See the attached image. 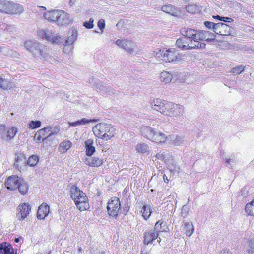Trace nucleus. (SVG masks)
I'll list each match as a JSON object with an SVG mask.
<instances>
[{"mask_svg": "<svg viewBox=\"0 0 254 254\" xmlns=\"http://www.w3.org/2000/svg\"><path fill=\"white\" fill-rule=\"evenodd\" d=\"M165 226V224L162 220H159L155 225L154 230L158 233V232L163 231L164 230L163 227Z\"/></svg>", "mask_w": 254, "mask_h": 254, "instance_id": "nucleus-42", "label": "nucleus"}, {"mask_svg": "<svg viewBox=\"0 0 254 254\" xmlns=\"http://www.w3.org/2000/svg\"><path fill=\"white\" fill-rule=\"evenodd\" d=\"M31 207L28 203H24L18 205L16 217L20 221L23 220L29 214Z\"/></svg>", "mask_w": 254, "mask_h": 254, "instance_id": "nucleus-8", "label": "nucleus"}, {"mask_svg": "<svg viewBox=\"0 0 254 254\" xmlns=\"http://www.w3.org/2000/svg\"><path fill=\"white\" fill-rule=\"evenodd\" d=\"M207 34L208 33V31L205 30H201V31H196L195 35H194V42H198V41H203L204 40L206 37H207Z\"/></svg>", "mask_w": 254, "mask_h": 254, "instance_id": "nucleus-28", "label": "nucleus"}, {"mask_svg": "<svg viewBox=\"0 0 254 254\" xmlns=\"http://www.w3.org/2000/svg\"><path fill=\"white\" fill-rule=\"evenodd\" d=\"M24 11L23 6L18 3H14L9 1V5L8 7L7 14H20Z\"/></svg>", "mask_w": 254, "mask_h": 254, "instance_id": "nucleus-12", "label": "nucleus"}, {"mask_svg": "<svg viewBox=\"0 0 254 254\" xmlns=\"http://www.w3.org/2000/svg\"><path fill=\"white\" fill-rule=\"evenodd\" d=\"M61 10H52L47 11L43 14V17L51 23H57Z\"/></svg>", "mask_w": 254, "mask_h": 254, "instance_id": "nucleus-11", "label": "nucleus"}, {"mask_svg": "<svg viewBox=\"0 0 254 254\" xmlns=\"http://www.w3.org/2000/svg\"><path fill=\"white\" fill-rule=\"evenodd\" d=\"M93 22L94 19L92 18H91L89 21H85L83 23V26L87 29L92 28L94 26Z\"/></svg>", "mask_w": 254, "mask_h": 254, "instance_id": "nucleus-49", "label": "nucleus"}, {"mask_svg": "<svg viewBox=\"0 0 254 254\" xmlns=\"http://www.w3.org/2000/svg\"><path fill=\"white\" fill-rule=\"evenodd\" d=\"M152 212V209L150 206L146 205L143 206L141 213L144 219L147 220L149 217Z\"/></svg>", "mask_w": 254, "mask_h": 254, "instance_id": "nucleus-32", "label": "nucleus"}, {"mask_svg": "<svg viewBox=\"0 0 254 254\" xmlns=\"http://www.w3.org/2000/svg\"><path fill=\"white\" fill-rule=\"evenodd\" d=\"M78 126L85 125L86 123H89L90 122H96L95 120H87L86 118H82L81 120H78Z\"/></svg>", "mask_w": 254, "mask_h": 254, "instance_id": "nucleus-50", "label": "nucleus"}, {"mask_svg": "<svg viewBox=\"0 0 254 254\" xmlns=\"http://www.w3.org/2000/svg\"><path fill=\"white\" fill-rule=\"evenodd\" d=\"M162 10L174 17H179L181 15V12L177 7L173 6L172 5H164L161 8Z\"/></svg>", "mask_w": 254, "mask_h": 254, "instance_id": "nucleus-13", "label": "nucleus"}, {"mask_svg": "<svg viewBox=\"0 0 254 254\" xmlns=\"http://www.w3.org/2000/svg\"><path fill=\"white\" fill-rule=\"evenodd\" d=\"M102 94L111 95L113 93V89L103 83H100L97 87Z\"/></svg>", "mask_w": 254, "mask_h": 254, "instance_id": "nucleus-22", "label": "nucleus"}, {"mask_svg": "<svg viewBox=\"0 0 254 254\" xmlns=\"http://www.w3.org/2000/svg\"><path fill=\"white\" fill-rule=\"evenodd\" d=\"M20 239H22V238H21V237H19V238H15V239H14V242H15V243H18V242H19Z\"/></svg>", "mask_w": 254, "mask_h": 254, "instance_id": "nucleus-63", "label": "nucleus"}, {"mask_svg": "<svg viewBox=\"0 0 254 254\" xmlns=\"http://www.w3.org/2000/svg\"><path fill=\"white\" fill-rule=\"evenodd\" d=\"M55 134H56V132L55 133L54 132H51L47 137L44 138L43 135L40 134V133L38 131H37L34 136V140L37 142H40L41 140L44 141L45 140L47 139V137H50L52 135Z\"/></svg>", "mask_w": 254, "mask_h": 254, "instance_id": "nucleus-33", "label": "nucleus"}, {"mask_svg": "<svg viewBox=\"0 0 254 254\" xmlns=\"http://www.w3.org/2000/svg\"><path fill=\"white\" fill-rule=\"evenodd\" d=\"M182 231L187 236H190L194 231V226L191 221L184 222L181 226Z\"/></svg>", "mask_w": 254, "mask_h": 254, "instance_id": "nucleus-15", "label": "nucleus"}, {"mask_svg": "<svg viewBox=\"0 0 254 254\" xmlns=\"http://www.w3.org/2000/svg\"><path fill=\"white\" fill-rule=\"evenodd\" d=\"M39 36L48 41H51L53 33L51 30L47 29H41L38 30Z\"/></svg>", "mask_w": 254, "mask_h": 254, "instance_id": "nucleus-19", "label": "nucleus"}, {"mask_svg": "<svg viewBox=\"0 0 254 254\" xmlns=\"http://www.w3.org/2000/svg\"><path fill=\"white\" fill-rule=\"evenodd\" d=\"M49 206L46 203L42 204L38 208L37 218L39 219H44L49 213Z\"/></svg>", "mask_w": 254, "mask_h": 254, "instance_id": "nucleus-17", "label": "nucleus"}, {"mask_svg": "<svg viewBox=\"0 0 254 254\" xmlns=\"http://www.w3.org/2000/svg\"><path fill=\"white\" fill-rule=\"evenodd\" d=\"M228 27V25L223 23H216L215 25V33L221 35H225V31Z\"/></svg>", "mask_w": 254, "mask_h": 254, "instance_id": "nucleus-25", "label": "nucleus"}, {"mask_svg": "<svg viewBox=\"0 0 254 254\" xmlns=\"http://www.w3.org/2000/svg\"><path fill=\"white\" fill-rule=\"evenodd\" d=\"M181 32L182 33V34L185 36V37H187V35H186V34H187V30L186 29H182L181 31Z\"/></svg>", "mask_w": 254, "mask_h": 254, "instance_id": "nucleus-60", "label": "nucleus"}, {"mask_svg": "<svg viewBox=\"0 0 254 254\" xmlns=\"http://www.w3.org/2000/svg\"><path fill=\"white\" fill-rule=\"evenodd\" d=\"M249 248L247 250L248 254H252L254 252V240H250L249 242Z\"/></svg>", "mask_w": 254, "mask_h": 254, "instance_id": "nucleus-46", "label": "nucleus"}, {"mask_svg": "<svg viewBox=\"0 0 254 254\" xmlns=\"http://www.w3.org/2000/svg\"><path fill=\"white\" fill-rule=\"evenodd\" d=\"M0 87L3 89H10L12 87V84L5 79L0 78Z\"/></svg>", "mask_w": 254, "mask_h": 254, "instance_id": "nucleus-40", "label": "nucleus"}, {"mask_svg": "<svg viewBox=\"0 0 254 254\" xmlns=\"http://www.w3.org/2000/svg\"><path fill=\"white\" fill-rule=\"evenodd\" d=\"M70 195L80 211H84L89 208V205L87 196L77 186L72 185L70 187Z\"/></svg>", "mask_w": 254, "mask_h": 254, "instance_id": "nucleus-2", "label": "nucleus"}, {"mask_svg": "<svg viewBox=\"0 0 254 254\" xmlns=\"http://www.w3.org/2000/svg\"><path fill=\"white\" fill-rule=\"evenodd\" d=\"M182 142V137L180 136H176V138L173 140V144L175 145H179Z\"/></svg>", "mask_w": 254, "mask_h": 254, "instance_id": "nucleus-55", "label": "nucleus"}, {"mask_svg": "<svg viewBox=\"0 0 254 254\" xmlns=\"http://www.w3.org/2000/svg\"><path fill=\"white\" fill-rule=\"evenodd\" d=\"M196 31L193 29H187V37L191 39V42L194 41V35H195Z\"/></svg>", "mask_w": 254, "mask_h": 254, "instance_id": "nucleus-43", "label": "nucleus"}, {"mask_svg": "<svg viewBox=\"0 0 254 254\" xmlns=\"http://www.w3.org/2000/svg\"><path fill=\"white\" fill-rule=\"evenodd\" d=\"M173 75L168 71H163L160 74V80L162 82L167 84L170 83L172 79Z\"/></svg>", "mask_w": 254, "mask_h": 254, "instance_id": "nucleus-26", "label": "nucleus"}, {"mask_svg": "<svg viewBox=\"0 0 254 254\" xmlns=\"http://www.w3.org/2000/svg\"><path fill=\"white\" fill-rule=\"evenodd\" d=\"M107 209L110 216L117 218L121 210L119 199L117 197H112L108 201Z\"/></svg>", "mask_w": 254, "mask_h": 254, "instance_id": "nucleus-7", "label": "nucleus"}, {"mask_svg": "<svg viewBox=\"0 0 254 254\" xmlns=\"http://www.w3.org/2000/svg\"><path fill=\"white\" fill-rule=\"evenodd\" d=\"M159 234L154 229L151 230L147 232H146L144 235V243L145 245H148L150 243L152 242L154 240L157 239V242L160 243L161 239L158 237Z\"/></svg>", "mask_w": 254, "mask_h": 254, "instance_id": "nucleus-10", "label": "nucleus"}, {"mask_svg": "<svg viewBox=\"0 0 254 254\" xmlns=\"http://www.w3.org/2000/svg\"><path fill=\"white\" fill-rule=\"evenodd\" d=\"M154 55L158 58H161L165 62H178L184 59V55L179 53L175 49L168 50H159Z\"/></svg>", "mask_w": 254, "mask_h": 254, "instance_id": "nucleus-6", "label": "nucleus"}, {"mask_svg": "<svg viewBox=\"0 0 254 254\" xmlns=\"http://www.w3.org/2000/svg\"><path fill=\"white\" fill-rule=\"evenodd\" d=\"M205 40L207 42H210L214 41L215 40V38H212V37H211V38L209 37V38H206Z\"/></svg>", "mask_w": 254, "mask_h": 254, "instance_id": "nucleus-61", "label": "nucleus"}, {"mask_svg": "<svg viewBox=\"0 0 254 254\" xmlns=\"http://www.w3.org/2000/svg\"><path fill=\"white\" fill-rule=\"evenodd\" d=\"M41 122L40 121H31L29 124V126L30 127L32 128H37L40 127Z\"/></svg>", "mask_w": 254, "mask_h": 254, "instance_id": "nucleus-45", "label": "nucleus"}, {"mask_svg": "<svg viewBox=\"0 0 254 254\" xmlns=\"http://www.w3.org/2000/svg\"><path fill=\"white\" fill-rule=\"evenodd\" d=\"M98 26L101 30L105 28V21L103 19H100L98 22Z\"/></svg>", "mask_w": 254, "mask_h": 254, "instance_id": "nucleus-56", "label": "nucleus"}, {"mask_svg": "<svg viewBox=\"0 0 254 254\" xmlns=\"http://www.w3.org/2000/svg\"><path fill=\"white\" fill-rule=\"evenodd\" d=\"M244 70V67L242 65H239L232 68L231 72L236 74H240Z\"/></svg>", "mask_w": 254, "mask_h": 254, "instance_id": "nucleus-44", "label": "nucleus"}, {"mask_svg": "<svg viewBox=\"0 0 254 254\" xmlns=\"http://www.w3.org/2000/svg\"><path fill=\"white\" fill-rule=\"evenodd\" d=\"M204 24L207 28L209 29H213V31L215 32L216 24L212 22L205 21L204 23Z\"/></svg>", "mask_w": 254, "mask_h": 254, "instance_id": "nucleus-48", "label": "nucleus"}, {"mask_svg": "<svg viewBox=\"0 0 254 254\" xmlns=\"http://www.w3.org/2000/svg\"><path fill=\"white\" fill-rule=\"evenodd\" d=\"M167 137L165 134L155 130L151 140L156 143H164Z\"/></svg>", "mask_w": 254, "mask_h": 254, "instance_id": "nucleus-20", "label": "nucleus"}, {"mask_svg": "<svg viewBox=\"0 0 254 254\" xmlns=\"http://www.w3.org/2000/svg\"><path fill=\"white\" fill-rule=\"evenodd\" d=\"M93 140L89 139L85 141V147L86 148V154L90 157L95 152V148L93 146Z\"/></svg>", "mask_w": 254, "mask_h": 254, "instance_id": "nucleus-21", "label": "nucleus"}, {"mask_svg": "<svg viewBox=\"0 0 254 254\" xmlns=\"http://www.w3.org/2000/svg\"><path fill=\"white\" fill-rule=\"evenodd\" d=\"M185 9L188 12L192 14L199 13L202 10L201 7L196 4H189L186 6Z\"/></svg>", "mask_w": 254, "mask_h": 254, "instance_id": "nucleus-23", "label": "nucleus"}, {"mask_svg": "<svg viewBox=\"0 0 254 254\" xmlns=\"http://www.w3.org/2000/svg\"><path fill=\"white\" fill-rule=\"evenodd\" d=\"M77 36V32L76 31H73L72 33V35L68 37L67 39L64 40V45H72L73 42L76 40Z\"/></svg>", "mask_w": 254, "mask_h": 254, "instance_id": "nucleus-31", "label": "nucleus"}, {"mask_svg": "<svg viewBox=\"0 0 254 254\" xmlns=\"http://www.w3.org/2000/svg\"><path fill=\"white\" fill-rule=\"evenodd\" d=\"M221 254H233L230 251L224 250L221 252Z\"/></svg>", "mask_w": 254, "mask_h": 254, "instance_id": "nucleus-58", "label": "nucleus"}, {"mask_svg": "<svg viewBox=\"0 0 254 254\" xmlns=\"http://www.w3.org/2000/svg\"><path fill=\"white\" fill-rule=\"evenodd\" d=\"M86 164L94 167L100 166L103 163V159L96 156L89 157L85 160Z\"/></svg>", "mask_w": 254, "mask_h": 254, "instance_id": "nucleus-16", "label": "nucleus"}, {"mask_svg": "<svg viewBox=\"0 0 254 254\" xmlns=\"http://www.w3.org/2000/svg\"><path fill=\"white\" fill-rule=\"evenodd\" d=\"M213 17L214 18H215V19H218L220 21H224V22H231L233 21V20L231 18L220 17L219 15L213 16Z\"/></svg>", "mask_w": 254, "mask_h": 254, "instance_id": "nucleus-52", "label": "nucleus"}, {"mask_svg": "<svg viewBox=\"0 0 254 254\" xmlns=\"http://www.w3.org/2000/svg\"><path fill=\"white\" fill-rule=\"evenodd\" d=\"M169 167L170 172H172L173 173L178 172L179 171V167L176 165H169Z\"/></svg>", "mask_w": 254, "mask_h": 254, "instance_id": "nucleus-54", "label": "nucleus"}, {"mask_svg": "<svg viewBox=\"0 0 254 254\" xmlns=\"http://www.w3.org/2000/svg\"><path fill=\"white\" fill-rule=\"evenodd\" d=\"M6 131L7 133L6 135L7 138H8L9 139H11V138H13L16 135L17 132V129L16 127H12L7 130Z\"/></svg>", "mask_w": 254, "mask_h": 254, "instance_id": "nucleus-39", "label": "nucleus"}, {"mask_svg": "<svg viewBox=\"0 0 254 254\" xmlns=\"http://www.w3.org/2000/svg\"><path fill=\"white\" fill-rule=\"evenodd\" d=\"M177 47L183 50L189 49V44L185 40V38H179L176 42Z\"/></svg>", "mask_w": 254, "mask_h": 254, "instance_id": "nucleus-30", "label": "nucleus"}, {"mask_svg": "<svg viewBox=\"0 0 254 254\" xmlns=\"http://www.w3.org/2000/svg\"><path fill=\"white\" fill-rule=\"evenodd\" d=\"M115 43L119 47L127 52L131 53L133 52V44L131 41L127 39H118L116 41Z\"/></svg>", "mask_w": 254, "mask_h": 254, "instance_id": "nucleus-9", "label": "nucleus"}, {"mask_svg": "<svg viewBox=\"0 0 254 254\" xmlns=\"http://www.w3.org/2000/svg\"><path fill=\"white\" fill-rule=\"evenodd\" d=\"M71 22L70 16L68 14L64 12V11L61 10L58 18L57 24L58 25L63 26L69 24Z\"/></svg>", "mask_w": 254, "mask_h": 254, "instance_id": "nucleus-14", "label": "nucleus"}, {"mask_svg": "<svg viewBox=\"0 0 254 254\" xmlns=\"http://www.w3.org/2000/svg\"><path fill=\"white\" fill-rule=\"evenodd\" d=\"M189 212V208L187 205H184L182 207L181 211V215L183 218L187 217Z\"/></svg>", "mask_w": 254, "mask_h": 254, "instance_id": "nucleus-47", "label": "nucleus"}, {"mask_svg": "<svg viewBox=\"0 0 254 254\" xmlns=\"http://www.w3.org/2000/svg\"><path fill=\"white\" fill-rule=\"evenodd\" d=\"M6 126L4 125H0V136L2 138H4V133L6 131Z\"/></svg>", "mask_w": 254, "mask_h": 254, "instance_id": "nucleus-53", "label": "nucleus"}, {"mask_svg": "<svg viewBox=\"0 0 254 254\" xmlns=\"http://www.w3.org/2000/svg\"><path fill=\"white\" fill-rule=\"evenodd\" d=\"M151 108L161 114L172 117L174 120H182L185 113L184 107L160 99H156L151 102Z\"/></svg>", "mask_w": 254, "mask_h": 254, "instance_id": "nucleus-1", "label": "nucleus"}, {"mask_svg": "<svg viewBox=\"0 0 254 254\" xmlns=\"http://www.w3.org/2000/svg\"><path fill=\"white\" fill-rule=\"evenodd\" d=\"M9 1L0 0V12L7 14Z\"/></svg>", "mask_w": 254, "mask_h": 254, "instance_id": "nucleus-35", "label": "nucleus"}, {"mask_svg": "<svg viewBox=\"0 0 254 254\" xmlns=\"http://www.w3.org/2000/svg\"><path fill=\"white\" fill-rule=\"evenodd\" d=\"M72 143L69 140L62 142L59 146V150L62 153H64L69 150L72 146Z\"/></svg>", "mask_w": 254, "mask_h": 254, "instance_id": "nucleus-24", "label": "nucleus"}, {"mask_svg": "<svg viewBox=\"0 0 254 254\" xmlns=\"http://www.w3.org/2000/svg\"><path fill=\"white\" fill-rule=\"evenodd\" d=\"M26 162V158L23 155L18 156L15 159V163L14 166L18 170H20L21 168V166L25 164Z\"/></svg>", "mask_w": 254, "mask_h": 254, "instance_id": "nucleus-29", "label": "nucleus"}, {"mask_svg": "<svg viewBox=\"0 0 254 254\" xmlns=\"http://www.w3.org/2000/svg\"><path fill=\"white\" fill-rule=\"evenodd\" d=\"M156 157L157 159H160V160H163L164 158V155L162 153H161V152L157 153L156 155Z\"/></svg>", "mask_w": 254, "mask_h": 254, "instance_id": "nucleus-57", "label": "nucleus"}, {"mask_svg": "<svg viewBox=\"0 0 254 254\" xmlns=\"http://www.w3.org/2000/svg\"><path fill=\"white\" fill-rule=\"evenodd\" d=\"M155 130L149 126H143L140 128L141 135L151 140L155 133Z\"/></svg>", "mask_w": 254, "mask_h": 254, "instance_id": "nucleus-18", "label": "nucleus"}, {"mask_svg": "<svg viewBox=\"0 0 254 254\" xmlns=\"http://www.w3.org/2000/svg\"><path fill=\"white\" fill-rule=\"evenodd\" d=\"M69 126L71 127H75L78 126L77 121L69 123Z\"/></svg>", "mask_w": 254, "mask_h": 254, "instance_id": "nucleus-59", "label": "nucleus"}, {"mask_svg": "<svg viewBox=\"0 0 254 254\" xmlns=\"http://www.w3.org/2000/svg\"><path fill=\"white\" fill-rule=\"evenodd\" d=\"M163 179L165 182L167 183L168 181L167 176L165 175L163 176Z\"/></svg>", "mask_w": 254, "mask_h": 254, "instance_id": "nucleus-64", "label": "nucleus"}, {"mask_svg": "<svg viewBox=\"0 0 254 254\" xmlns=\"http://www.w3.org/2000/svg\"><path fill=\"white\" fill-rule=\"evenodd\" d=\"M136 149L139 153H144L148 150V147L146 144L141 143L136 145Z\"/></svg>", "mask_w": 254, "mask_h": 254, "instance_id": "nucleus-37", "label": "nucleus"}, {"mask_svg": "<svg viewBox=\"0 0 254 254\" xmlns=\"http://www.w3.org/2000/svg\"><path fill=\"white\" fill-rule=\"evenodd\" d=\"M51 127H46L39 130L38 131L40 134L43 135L44 137L47 133L51 131Z\"/></svg>", "mask_w": 254, "mask_h": 254, "instance_id": "nucleus-51", "label": "nucleus"}, {"mask_svg": "<svg viewBox=\"0 0 254 254\" xmlns=\"http://www.w3.org/2000/svg\"><path fill=\"white\" fill-rule=\"evenodd\" d=\"M38 160L39 159L37 155H33L29 157L27 163L30 166H34L37 164Z\"/></svg>", "mask_w": 254, "mask_h": 254, "instance_id": "nucleus-38", "label": "nucleus"}, {"mask_svg": "<svg viewBox=\"0 0 254 254\" xmlns=\"http://www.w3.org/2000/svg\"><path fill=\"white\" fill-rule=\"evenodd\" d=\"M0 254H13V249L11 245L6 243L0 244Z\"/></svg>", "mask_w": 254, "mask_h": 254, "instance_id": "nucleus-27", "label": "nucleus"}, {"mask_svg": "<svg viewBox=\"0 0 254 254\" xmlns=\"http://www.w3.org/2000/svg\"><path fill=\"white\" fill-rule=\"evenodd\" d=\"M245 211L248 215H254V199L251 203L246 204Z\"/></svg>", "mask_w": 254, "mask_h": 254, "instance_id": "nucleus-34", "label": "nucleus"}, {"mask_svg": "<svg viewBox=\"0 0 254 254\" xmlns=\"http://www.w3.org/2000/svg\"><path fill=\"white\" fill-rule=\"evenodd\" d=\"M4 184L8 190H15L18 189L19 192L22 195L26 194L28 191V186L26 182L15 175L8 177Z\"/></svg>", "mask_w": 254, "mask_h": 254, "instance_id": "nucleus-5", "label": "nucleus"}, {"mask_svg": "<svg viewBox=\"0 0 254 254\" xmlns=\"http://www.w3.org/2000/svg\"><path fill=\"white\" fill-rule=\"evenodd\" d=\"M92 130L96 137L106 140L110 139L116 134V130L113 127L105 123L97 124L93 127Z\"/></svg>", "mask_w": 254, "mask_h": 254, "instance_id": "nucleus-4", "label": "nucleus"}, {"mask_svg": "<svg viewBox=\"0 0 254 254\" xmlns=\"http://www.w3.org/2000/svg\"><path fill=\"white\" fill-rule=\"evenodd\" d=\"M208 33L209 34H207V36L210 37V38L212 37L215 38V35L213 33L210 32L209 31H208Z\"/></svg>", "mask_w": 254, "mask_h": 254, "instance_id": "nucleus-62", "label": "nucleus"}, {"mask_svg": "<svg viewBox=\"0 0 254 254\" xmlns=\"http://www.w3.org/2000/svg\"><path fill=\"white\" fill-rule=\"evenodd\" d=\"M24 46L34 56L39 57L45 60L48 59L49 50L44 44L35 40H27L25 42Z\"/></svg>", "mask_w": 254, "mask_h": 254, "instance_id": "nucleus-3", "label": "nucleus"}, {"mask_svg": "<svg viewBox=\"0 0 254 254\" xmlns=\"http://www.w3.org/2000/svg\"><path fill=\"white\" fill-rule=\"evenodd\" d=\"M53 44H63L64 42V40L63 38H62L60 36L56 35L54 36L53 35L51 40L50 41Z\"/></svg>", "mask_w": 254, "mask_h": 254, "instance_id": "nucleus-36", "label": "nucleus"}, {"mask_svg": "<svg viewBox=\"0 0 254 254\" xmlns=\"http://www.w3.org/2000/svg\"><path fill=\"white\" fill-rule=\"evenodd\" d=\"M196 43L192 45V44H191V45H189V49H203L205 48V44L204 43H201L199 42L198 40V42H195Z\"/></svg>", "mask_w": 254, "mask_h": 254, "instance_id": "nucleus-41", "label": "nucleus"}]
</instances>
